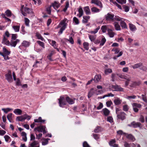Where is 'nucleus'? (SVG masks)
Masks as SVG:
<instances>
[{
    "instance_id": "f257e3e1",
    "label": "nucleus",
    "mask_w": 147,
    "mask_h": 147,
    "mask_svg": "<svg viewBox=\"0 0 147 147\" xmlns=\"http://www.w3.org/2000/svg\"><path fill=\"white\" fill-rule=\"evenodd\" d=\"M67 20L66 19H65L63 20H62L59 25L57 26L56 28L57 29L61 27V26H62V27L60 29V31L58 32L59 35L62 34L63 30H64L66 28L67 26V23L65 22Z\"/></svg>"
},
{
    "instance_id": "f03ea898",
    "label": "nucleus",
    "mask_w": 147,
    "mask_h": 147,
    "mask_svg": "<svg viewBox=\"0 0 147 147\" xmlns=\"http://www.w3.org/2000/svg\"><path fill=\"white\" fill-rule=\"evenodd\" d=\"M114 14L111 12L108 13L105 16V20L107 22L110 23L114 21Z\"/></svg>"
},
{
    "instance_id": "7ed1b4c3",
    "label": "nucleus",
    "mask_w": 147,
    "mask_h": 147,
    "mask_svg": "<svg viewBox=\"0 0 147 147\" xmlns=\"http://www.w3.org/2000/svg\"><path fill=\"white\" fill-rule=\"evenodd\" d=\"M22 5L21 7V11L22 15L24 16H26L27 13H32V9L27 7H23Z\"/></svg>"
},
{
    "instance_id": "20e7f679",
    "label": "nucleus",
    "mask_w": 147,
    "mask_h": 147,
    "mask_svg": "<svg viewBox=\"0 0 147 147\" xmlns=\"http://www.w3.org/2000/svg\"><path fill=\"white\" fill-rule=\"evenodd\" d=\"M31 117L30 116L28 115L27 114H25L20 116H17L16 118V120L17 121H22L26 119L29 120Z\"/></svg>"
},
{
    "instance_id": "39448f33",
    "label": "nucleus",
    "mask_w": 147,
    "mask_h": 147,
    "mask_svg": "<svg viewBox=\"0 0 147 147\" xmlns=\"http://www.w3.org/2000/svg\"><path fill=\"white\" fill-rule=\"evenodd\" d=\"M132 67L134 69L139 68L140 69L143 71H146L147 70L146 67L143 65L142 63L141 62L134 64L132 66Z\"/></svg>"
},
{
    "instance_id": "423d86ee",
    "label": "nucleus",
    "mask_w": 147,
    "mask_h": 147,
    "mask_svg": "<svg viewBox=\"0 0 147 147\" xmlns=\"http://www.w3.org/2000/svg\"><path fill=\"white\" fill-rule=\"evenodd\" d=\"M46 128V127L45 126H41L35 128L34 130L35 131H37L39 132H43V134H45L47 132Z\"/></svg>"
},
{
    "instance_id": "0eeeda50",
    "label": "nucleus",
    "mask_w": 147,
    "mask_h": 147,
    "mask_svg": "<svg viewBox=\"0 0 147 147\" xmlns=\"http://www.w3.org/2000/svg\"><path fill=\"white\" fill-rule=\"evenodd\" d=\"M5 79L9 82H11L13 81L12 73L11 71L9 70L8 73L5 75Z\"/></svg>"
},
{
    "instance_id": "6e6552de",
    "label": "nucleus",
    "mask_w": 147,
    "mask_h": 147,
    "mask_svg": "<svg viewBox=\"0 0 147 147\" xmlns=\"http://www.w3.org/2000/svg\"><path fill=\"white\" fill-rule=\"evenodd\" d=\"M133 110L135 112H138L139 111L138 108L141 107L142 105L141 104L134 103L132 104Z\"/></svg>"
},
{
    "instance_id": "1a4fd4ad",
    "label": "nucleus",
    "mask_w": 147,
    "mask_h": 147,
    "mask_svg": "<svg viewBox=\"0 0 147 147\" xmlns=\"http://www.w3.org/2000/svg\"><path fill=\"white\" fill-rule=\"evenodd\" d=\"M91 2L92 3L95 4L99 6L100 8L103 7L101 1L99 0H91Z\"/></svg>"
},
{
    "instance_id": "9d476101",
    "label": "nucleus",
    "mask_w": 147,
    "mask_h": 147,
    "mask_svg": "<svg viewBox=\"0 0 147 147\" xmlns=\"http://www.w3.org/2000/svg\"><path fill=\"white\" fill-rule=\"evenodd\" d=\"M59 106L63 107V106L66 104V102L64 98L62 96H60L58 99Z\"/></svg>"
},
{
    "instance_id": "9b49d317",
    "label": "nucleus",
    "mask_w": 147,
    "mask_h": 147,
    "mask_svg": "<svg viewBox=\"0 0 147 147\" xmlns=\"http://www.w3.org/2000/svg\"><path fill=\"white\" fill-rule=\"evenodd\" d=\"M126 114L123 112H120V113L117 115V118L121 120H123L125 119Z\"/></svg>"
},
{
    "instance_id": "f8f14e48",
    "label": "nucleus",
    "mask_w": 147,
    "mask_h": 147,
    "mask_svg": "<svg viewBox=\"0 0 147 147\" xmlns=\"http://www.w3.org/2000/svg\"><path fill=\"white\" fill-rule=\"evenodd\" d=\"M20 42V40L18 39L16 40H11L10 43V46L13 47H15L17 43H19Z\"/></svg>"
},
{
    "instance_id": "ddd939ff",
    "label": "nucleus",
    "mask_w": 147,
    "mask_h": 147,
    "mask_svg": "<svg viewBox=\"0 0 147 147\" xmlns=\"http://www.w3.org/2000/svg\"><path fill=\"white\" fill-rule=\"evenodd\" d=\"M101 112L105 116H108L110 113L109 110L106 108L103 109Z\"/></svg>"
},
{
    "instance_id": "4468645a",
    "label": "nucleus",
    "mask_w": 147,
    "mask_h": 147,
    "mask_svg": "<svg viewBox=\"0 0 147 147\" xmlns=\"http://www.w3.org/2000/svg\"><path fill=\"white\" fill-rule=\"evenodd\" d=\"M2 42L6 45L10 46V42L5 37V36H3V38L2 40Z\"/></svg>"
},
{
    "instance_id": "2eb2a0df",
    "label": "nucleus",
    "mask_w": 147,
    "mask_h": 147,
    "mask_svg": "<svg viewBox=\"0 0 147 147\" xmlns=\"http://www.w3.org/2000/svg\"><path fill=\"white\" fill-rule=\"evenodd\" d=\"M122 102V100L119 98L116 97L114 100V102L115 104L117 105H120Z\"/></svg>"
},
{
    "instance_id": "dca6fc26",
    "label": "nucleus",
    "mask_w": 147,
    "mask_h": 147,
    "mask_svg": "<svg viewBox=\"0 0 147 147\" xmlns=\"http://www.w3.org/2000/svg\"><path fill=\"white\" fill-rule=\"evenodd\" d=\"M101 79V76L100 75H96L93 79V80L96 83H97L100 81Z\"/></svg>"
},
{
    "instance_id": "f3484780",
    "label": "nucleus",
    "mask_w": 147,
    "mask_h": 147,
    "mask_svg": "<svg viewBox=\"0 0 147 147\" xmlns=\"http://www.w3.org/2000/svg\"><path fill=\"white\" fill-rule=\"evenodd\" d=\"M124 134L126 136V137L130 140L132 141H134L135 140V139L134 137L131 134H128L126 133H124Z\"/></svg>"
},
{
    "instance_id": "a211bd4d",
    "label": "nucleus",
    "mask_w": 147,
    "mask_h": 147,
    "mask_svg": "<svg viewBox=\"0 0 147 147\" xmlns=\"http://www.w3.org/2000/svg\"><path fill=\"white\" fill-rule=\"evenodd\" d=\"M30 44V42L25 40H24L22 43V45L25 47H28Z\"/></svg>"
},
{
    "instance_id": "6ab92c4d",
    "label": "nucleus",
    "mask_w": 147,
    "mask_h": 147,
    "mask_svg": "<svg viewBox=\"0 0 147 147\" xmlns=\"http://www.w3.org/2000/svg\"><path fill=\"white\" fill-rule=\"evenodd\" d=\"M115 140H111L109 143V145L113 147H118V146L117 144H115Z\"/></svg>"
},
{
    "instance_id": "aec40b11",
    "label": "nucleus",
    "mask_w": 147,
    "mask_h": 147,
    "mask_svg": "<svg viewBox=\"0 0 147 147\" xmlns=\"http://www.w3.org/2000/svg\"><path fill=\"white\" fill-rule=\"evenodd\" d=\"M115 30H120L121 28L119 23L117 22H115L113 23Z\"/></svg>"
},
{
    "instance_id": "412c9836",
    "label": "nucleus",
    "mask_w": 147,
    "mask_h": 147,
    "mask_svg": "<svg viewBox=\"0 0 147 147\" xmlns=\"http://www.w3.org/2000/svg\"><path fill=\"white\" fill-rule=\"evenodd\" d=\"M108 35L111 38H113L114 36L115 33L111 29H109L107 30Z\"/></svg>"
},
{
    "instance_id": "4be33fe9",
    "label": "nucleus",
    "mask_w": 147,
    "mask_h": 147,
    "mask_svg": "<svg viewBox=\"0 0 147 147\" xmlns=\"http://www.w3.org/2000/svg\"><path fill=\"white\" fill-rule=\"evenodd\" d=\"M51 6L53 7L54 9L56 8H58L60 5V4L59 2L56 1H55L54 3H52Z\"/></svg>"
},
{
    "instance_id": "5701e85b",
    "label": "nucleus",
    "mask_w": 147,
    "mask_h": 147,
    "mask_svg": "<svg viewBox=\"0 0 147 147\" xmlns=\"http://www.w3.org/2000/svg\"><path fill=\"white\" fill-rule=\"evenodd\" d=\"M13 113L16 115H21L22 114V111L19 109H16L14 110Z\"/></svg>"
},
{
    "instance_id": "b1692460",
    "label": "nucleus",
    "mask_w": 147,
    "mask_h": 147,
    "mask_svg": "<svg viewBox=\"0 0 147 147\" xmlns=\"http://www.w3.org/2000/svg\"><path fill=\"white\" fill-rule=\"evenodd\" d=\"M38 143V142L34 141L30 144L29 147H39V146H37Z\"/></svg>"
},
{
    "instance_id": "393cba45",
    "label": "nucleus",
    "mask_w": 147,
    "mask_h": 147,
    "mask_svg": "<svg viewBox=\"0 0 147 147\" xmlns=\"http://www.w3.org/2000/svg\"><path fill=\"white\" fill-rule=\"evenodd\" d=\"M131 125L133 126L134 127L136 128L138 127H140L141 124L139 122H133L131 123Z\"/></svg>"
},
{
    "instance_id": "a878e982",
    "label": "nucleus",
    "mask_w": 147,
    "mask_h": 147,
    "mask_svg": "<svg viewBox=\"0 0 147 147\" xmlns=\"http://www.w3.org/2000/svg\"><path fill=\"white\" fill-rule=\"evenodd\" d=\"M21 135L22 136V139L25 142L27 141V137H26V134L24 132H22L21 133Z\"/></svg>"
},
{
    "instance_id": "bb28decb",
    "label": "nucleus",
    "mask_w": 147,
    "mask_h": 147,
    "mask_svg": "<svg viewBox=\"0 0 147 147\" xmlns=\"http://www.w3.org/2000/svg\"><path fill=\"white\" fill-rule=\"evenodd\" d=\"M83 17V19L82 20V22L84 23H87L88 20L90 18V17L89 16H84Z\"/></svg>"
},
{
    "instance_id": "cd10ccee",
    "label": "nucleus",
    "mask_w": 147,
    "mask_h": 147,
    "mask_svg": "<svg viewBox=\"0 0 147 147\" xmlns=\"http://www.w3.org/2000/svg\"><path fill=\"white\" fill-rule=\"evenodd\" d=\"M45 121V120H42V119L41 117H39L38 119H35L34 120V121L36 123H43Z\"/></svg>"
},
{
    "instance_id": "c85d7f7f",
    "label": "nucleus",
    "mask_w": 147,
    "mask_h": 147,
    "mask_svg": "<svg viewBox=\"0 0 147 147\" xmlns=\"http://www.w3.org/2000/svg\"><path fill=\"white\" fill-rule=\"evenodd\" d=\"M84 10L86 15H89L90 14V10L88 6H87L84 7Z\"/></svg>"
},
{
    "instance_id": "c756f323",
    "label": "nucleus",
    "mask_w": 147,
    "mask_h": 147,
    "mask_svg": "<svg viewBox=\"0 0 147 147\" xmlns=\"http://www.w3.org/2000/svg\"><path fill=\"white\" fill-rule=\"evenodd\" d=\"M15 32H19L20 28V25H14L12 27Z\"/></svg>"
},
{
    "instance_id": "7c9ffc66",
    "label": "nucleus",
    "mask_w": 147,
    "mask_h": 147,
    "mask_svg": "<svg viewBox=\"0 0 147 147\" xmlns=\"http://www.w3.org/2000/svg\"><path fill=\"white\" fill-rule=\"evenodd\" d=\"M66 100L69 104H72L74 103V100L68 96L66 97Z\"/></svg>"
},
{
    "instance_id": "2f4dec72",
    "label": "nucleus",
    "mask_w": 147,
    "mask_h": 147,
    "mask_svg": "<svg viewBox=\"0 0 147 147\" xmlns=\"http://www.w3.org/2000/svg\"><path fill=\"white\" fill-rule=\"evenodd\" d=\"M130 29L132 31H134L136 30V28L135 26L131 24H129Z\"/></svg>"
},
{
    "instance_id": "473e14b6",
    "label": "nucleus",
    "mask_w": 147,
    "mask_h": 147,
    "mask_svg": "<svg viewBox=\"0 0 147 147\" xmlns=\"http://www.w3.org/2000/svg\"><path fill=\"white\" fill-rule=\"evenodd\" d=\"M12 113H10L8 114L7 116V117L8 120L10 122H12L13 120L12 119Z\"/></svg>"
},
{
    "instance_id": "72a5a7b5",
    "label": "nucleus",
    "mask_w": 147,
    "mask_h": 147,
    "mask_svg": "<svg viewBox=\"0 0 147 147\" xmlns=\"http://www.w3.org/2000/svg\"><path fill=\"white\" fill-rule=\"evenodd\" d=\"M3 51L4 54L5 55H8L10 53V51H8L6 48L4 47L3 48Z\"/></svg>"
},
{
    "instance_id": "f704fd0d",
    "label": "nucleus",
    "mask_w": 147,
    "mask_h": 147,
    "mask_svg": "<svg viewBox=\"0 0 147 147\" xmlns=\"http://www.w3.org/2000/svg\"><path fill=\"white\" fill-rule=\"evenodd\" d=\"M94 93V89L92 88L91 89L90 92L88 93V97L89 98L91 97L93 94Z\"/></svg>"
},
{
    "instance_id": "c9c22d12",
    "label": "nucleus",
    "mask_w": 147,
    "mask_h": 147,
    "mask_svg": "<svg viewBox=\"0 0 147 147\" xmlns=\"http://www.w3.org/2000/svg\"><path fill=\"white\" fill-rule=\"evenodd\" d=\"M120 25L123 28H127L126 23L123 21H121L120 22Z\"/></svg>"
},
{
    "instance_id": "e433bc0d",
    "label": "nucleus",
    "mask_w": 147,
    "mask_h": 147,
    "mask_svg": "<svg viewBox=\"0 0 147 147\" xmlns=\"http://www.w3.org/2000/svg\"><path fill=\"white\" fill-rule=\"evenodd\" d=\"M78 12L79 13V15H78L77 16L79 17H81L83 14V11L82 9V7H80L78 9Z\"/></svg>"
},
{
    "instance_id": "4c0bfd02",
    "label": "nucleus",
    "mask_w": 147,
    "mask_h": 147,
    "mask_svg": "<svg viewBox=\"0 0 147 147\" xmlns=\"http://www.w3.org/2000/svg\"><path fill=\"white\" fill-rule=\"evenodd\" d=\"M91 10L92 12L93 13H97L100 11V9L95 7H92Z\"/></svg>"
},
{
    "instance_id": "58836bf2",
    "label": "nucleus",
    "mask_w": 147,
    "mask_h": 147,
    "mask_svg": "<svg viewBox=\"0 0 147 147\" xmlns=\"http://www.w3.org/2000/svg\"><path fill=\"white\" fill-rule=\"evenodd\" d=\"M136 97V96L133 95L130 96H127L126 97V98L127 99L131 100L132 99H135Z\"/></svg>"
},
{
    "instance_id": "ea45409f",
    "label": "nucleus",
    "mask_w": 147,
    "mask_h": 147,
    "mask_svg": "<svg viewBox=\"0 0 147 147\" xmlns=\"http://www.w3.org/2000/svg\"><path fill=\"white\" fill-rule=\"evenodd\" d=\"M36 36L38 39L41 40L42 41L44 40V38L38 32L36 33Z\"/></svg>"
},
{
    "instance_id": "a19ab883",
    "label": "nucleus",
    "mask_w": 147,
    "mask_h": 147,
    "mask_svg": "<svg viewBox=\"0 0 147 147\" xmlns=\"http://www.w3.org/2000/svg\"><path fill=\"white\" fill-rule=\"evenodd\" d=\"M4 138H5V140L6 142H10L11 141V138L8 135H5L4 136Z\"/></svg>"
},
{
    "instance_id": "79ce46f5",
    "label": "nucleus",
    "mask_w": 147,
    "mask_h": 147,
    "mask_svg": "<svg viewBox=\"0 0 147 147\" xmlns=\"http://www.w3.org/2000/svg\"><path fill=\"white\" fill-rule=\"evenodd\" d=\"M83 45L84 48L86 50H88L89 49V43L87 42H84L83 44Z\"/></svg>"
},
{
    "instance_id": "37998d69",
    "label": "nucleus",
    "mask_w": 147,
    "mask_h": 147,
    "mask_svg": "<svg viewBox=\"0 0 147 147\" xmlns=\"http://www.w3.org/2000/svg\"><path fill=\"white\" fill-rule=\"evenodd\" d=\"M106 41V39L104 37H103L102 38L101 40L100 43V46H103Z\"/></svg>"
},
{
    "instance_id": "c03bdc74",
    "label": "nucleus",
    "mask_w": 147,
    "mask_h": 147,
    "mask_svg": "<svg viewBox=\"0 0 147 147\" xmlns=\"http://www.w3.org/2000/svg\"><path fill=\"white\" fill-rule=\"evenodd\" d=\"M102 131L101 127L98 126L94 130V131L95 133H98Z\"/></svg>"
},
{
    "instance_id": "a18cd8bd",
    "label": "nucleus",
    "mask_w": 147,
    "mask_h": 147,
    "mask_svg": "<svg viewBox=\"0 0 147 147\" xmlns=\"http://www.w3.org/2000/svg\"><path fill=\"white\" fill-rule=\"evenodd\" d=\"M89 37L90 40L92 42H94L96 38V36L92 35H89Z\"/></svg>"
},
{
    "instance_id": "49530a36",
    "label": "nucleus",
    "mask_w": 147,
    "mask_h": 147,
    "mask_svg": "<svg viewBox=\"0 0 147 147\" xmlns=\"http://www.w3.org/2000/svg\"><path fill=\"white\" fill-rule=\"evenodd\" d=\"M141 82L140 81L133 82L132 85L134 86H139L141 84Z\"/></svg>"
},
{
    "instance_id": "de8ad7c7",
    "label": "nucleus",
    "mask_w": 147,
    "mask_h": 147,
    "mask_svg": "<svg viewBox=\"0 0 147 147\" xmlns=\"http://www.w3.org/2000/svg\"><path fill=\"white\" fill-rule=\"evenodd\" d=\"M37 42L40 46L42 47L44 49L45 48V43L39 40H38L37 41Z\"/></svg>"
},
{
    "instance_id": "09e8293b",
    "label": "nucleus",
    "mask_w": 147,
    "mask_h": 147,
    "mask_svg": "<svg viewBox=\"0 0 147 147\" xmlns=\"http://www.w3.org/2000/svg\"><path fill=\"white\" fill-rule=\"evenodd\" d=\"M123 18H121L118 16H115L114 17V21H121Z\"/></svg>"
},
{
    "instance_id": "8fccbe9b",
    "label": "nucleus",
    "mask_w": 147,
    "mask_h": 147,
    "mask_svg": "<svg viewBox=\"0 0 147 147\" xmlns=\"http://www.w3.org/2000/svg\"><path fill=\"white\" fill-rule=\"evenodd\" d=\"M5 13L7 16L8 17H10L11 16V12L9 10L7 9V10L5 12Z\"/></svg>"
},
{
    "instance_id": "3c124183",
    "label": "nucleus",
    "mask_w": 147,
    "mask_h": 147,
    "mask_svg": "<svg viewBox=\"0 0 147 147\" xmlns=\"http://www.w3.org/2000/svg\"><path fill=\"white\" fill-rule=\"evenodd\" d=\"M24 21L25 24L26 26H29L30 20L28 18H24Z\"/></svg>"
},
{
    "instance_id": "603ef678",
    "label": "nucleus",
    "mask_w": 147,
    "mask_h": 147,
    "mask_svg": "<svg viewBox=\"0 0 147 147\" xmlns=\"http://www.w3.org/2000/svg\"><path fill=\"white\" fill-rule=\"evenodd\" d=\"M100 26H98L96 29H95L94 31H91L90 33L91 34H95L98 31V30L100 29Z\"/></svg>"
},
{
    "instance_id": "864d4df0",
    "label": "nucleus",
    "mask_w": 147,
    "mask_h": 147,
    "mask_svg": "<svg viewBox=\"0 0 147 147\" xmlns=\"http://www.w3.org/2000/svg\"><path fill=\"white\" fill-rule=\"evenodd\" d=\"M12 110V109L9 108H7L6 109L3 108L2 109V110L6 113H7L8 112Z\"/></svg>"
},
{
    "instance_id": "5fc2aeb1",
    "label": "nucleus",
    "mask_w": 147,
    "mask_h": 147,
    "mask_svg": "<svg viewBox=\"0 0 147 147\" xmlns=\"http://www.w3.org/2000/svg\"><path fill=\"white\" fill-rule=\"evenodd\" d=\"M69 2L68 1L66 2V5L65 6V7L63 9V11H64V12H65L66 11L67 8L69 7Z\"/></svg>"
},
{
    "instance_id": "6e6d98bb",
    "label": "nucleus",
    "mask_w": 147,
    "mask_h": 147,
    "mask_svg": "<svg viewBox=\"0 0 147 147\" xmlns=\"http://www.w3.org/2000/svg\"><path fill=\"white\" fill-rule=\"evenodd\" d=\"M65 39L66 40L69 42L71 44H73L74 43V41L73 39L71 37L69 38V39L65 38Z\"/></svg>"
},
{
    "instance_id": "4d7b16f0",
    "label": "nucleus",
    "mask_w": 147,
    "mask_h": 147,
    "mask_svg": "<svg viewBox=\"0 0 147 147\" xmlns=\"http://www.w3.org/2000/svg\"><path fill=\"white\" fill-rule=\"evenodd\" d=\"M112 71L111 69H106L105 70V72L106 74H108L109 73H110L112 72Z\"/></svg>"
},
{
    "instance_id": "13d9d810",
    "label": "nucleus",
    "mask_w": 147,
    "mask_h": 147,
    "mask_svg": "<svg viewBox=\"0 0 147 147\" xmlns=\"http://www.w3.org/2000/svg\"><path fill=\"white\" fill-rule=\"evenodd\" d=\"M11 37V40H16L18 37V35L16 34H12Z\"/></svg>"
},
{
    "instance_id": "bf43d9fd",
    "label": "nucleus",
    "mask_w": 147,
    "mask_h": 147,
    "mask_svg": "<svg viewBox=\"0 0 147 147\" xmlns=\"http://www.w3.org/2000/svg\"><path fill=\"white\" fill-rule=\"evenodd\" d=\"M129 109V107L127 105H125L123 106V110L125 111H128Z\"/></svg>"
},
{
    "instance_id": "052dcab7",
    "label": "nucleus",
    "mask_w": 147,
    "mask_h": 147,
    "mask_svg": "<svg viewBox=\"0 0 147 147\" xmlns=\"http://www.w3.org/2000/svg\"><path fill=\"white\" fill-rule=\"evenodd\" d=\"M114 96V94H113L111 93H109V94H107L105 95H104L102 96V98H104L106 97H109V96L113 97Z\"/></svg>"
},
{
    "instance_id": "680f3d73",
    "label": "nucleus",
    "mask_w": 147,
    "mask_h": 147,
    "mask_svg": "<svg viewBox=\"0 0 147 147\" xmlns=\"http://www.w3.org/2000/svg\"><path fill=\"white\" fill-rule=\"evenodd\" d=\"M106 104L107 107H109L113 104V102L111 100L108 101L106 102Z\"/></svg>"
},
{
    "instance_id": "e2e57ef3",
    "label": "nucleus",
    "mask_w": 147,
    "mask_h": 147,
    "mask_svg": "<svg viewBox=\"0 0 147 147\" xmlns=\"http://www.w3.org/2000/svg\"><path fill=\"white\" fill-rule=\"evenodd\" d=\"M123 54V53L122 51H121L119 52V54L116 56H115L113 57V59H116L117 57H118L121 56Z\"/></svg>"
},
{
    "instance_id": "0e129e2a",
    "label": "nucleus",
    "mask_w": 147,
    "mask_h": 147,
    "mask_svg": "<svg viewBox=\"0 0 147 147\" xmlns=\"http://www.w3.org/2000/svg\"><path fill=\"white\" fill-rule=\"evenodd\" d=\"M51 5H50L46 8L47 11L49 14H50L51 13Z\"/></svg>"
},
{
    "instance_id": "69168bd1",
    "label": "nucleus",
    "mask_w": 147,
    "mask_h": 147,
    "mask_svg": "<svg viewBox=\"0 0 147 147\" xmlns=\"http://www.w3.org/2000/svg\"><path fill=\"white\" fill-rule=\"evenodd\" d=\"M107 121L111 123L113 122V118L112 117L109 116L108 117L107 119Z\"/></svg>"
},
{
    "instance_id": "338daca9",
    "label": "nucleus",
    "mask_w": 147,
    "mask_h": 147,
    "mask_svg": "<svg viewBox=\"0 0 147 147\" xmlns=\"http://www.w3.org/2000/svg\"><path fill=\"white\" fill-rule=\"evenodd\" d=\"M101 29L103 32H105L106 31L107 27L105 26H103L101 28Z\"/></svg>"
},
{
    "instance_id": "774afa93",
    "label": "nucleus",
    "mask_w": 147,
    "mask_h": 147,
    "mask_svg": "<svg viewBox=\"0 0 147 147\" xmlns=\"http://www.w3.org/2000/svg\"><path fill=\"white\" fill-rule=\"evenodd\" d=\"M83 147H90L89 144L87 143V142H84L83 144Z\"/></svg>"
}]
</instances>
